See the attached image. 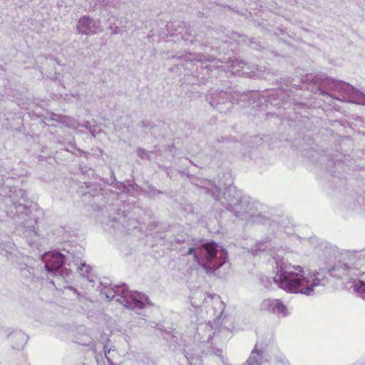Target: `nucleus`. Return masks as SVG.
Segmentation results:
<instances>
[{"label":"nucleus","instance_id":"nucleus-1","mask_svg":"<svg viewBox=\"0 0 365 365\" xmlns=\"http://www.w3.org/2000/svg\"><path fill=\"white\" fill-rule=\"evenodd\" d=\"M273 279L280 289L288 293L309 295L313 292V283L307 278L304 268L299 265L277 262Z\"/></svg>","mask_w":365,"mask_h":365},{"label":"nucleus","instance_id":"nucleus-2","mask_svg":"<svg viewBox=\"0 0 365 365\" xmlns=\"http://www.w3.org/2000/svg\"><path fill=\"white\" fill-rule=\"evenodd\" d=\"M200 249L205 251V262L202 263V266L207 273H212L222 266V263L212 264L218 252L217 243L215 242H206L202 244Z\"/></svg>","mask_w":365,"mask_h":365},{"label":"nucleus","instance_id":"nucleus-3","mask_svg":"<svg viewBox=\"0 0 365 365\" xmlns=\"http://www.w3.org/2000/svg\"><path fill=\"white\" fill-rule=\"evenodd\" d=\"M260 310L279 317H286L289 314L287 306L279 299H264L260 304Z\"/></svg>","mask_w":365,"mask_h":365},{"label":"nucleus","instance_id":"nucleus-4","mask_svg":"<svg viewBox=\"0 0 365 365\" xmlns=\"http://www.w3.org/2000/svg\"><path fill=\"white\" fill-rule=\"evenodd\" d=\"M46 268L48 271L58 270L64 262V255L59 252L46 255Z\"/></svg>","mask_w":365,"mask_h":365},{"label":"nucleus","instance_id":"nucleus-5","mask_svg":"<svg viewBox=\"0 0 365 365\" xmlns=\"http://www.w3.org/2000/svg\"><path fill=\"white\" fill-rule=\"evenodd\" d=\"M93 22L88 17L81 18L77 25V28L82 34H88L91 31L90 26Z\"/></svg>","mask_w":365,"mask_h":365},{"label":"nucleus","instance_id":"nucleus-6","mask_svg":"<svg viewBox=\"0 0 365 365\" xmlns=\"http://www.w3.org/2000/svg\"><path fill=\"white\" fill-rule=\"evenodd\" d=\"M354 290L359 294H365V282L359 281L354 285Z\"/></svg>","mask_w":365,"mask_h":365},{"label":"nucleus","instance_id":"nucleus-7","mask_svg":"<svg viewBox=\"0 0 365 365\" xmlns=\"http://www.w3.org/2000/svg\"><path fill=\"white\" fill-rule=\"evenodd\" d=\"M187 255H193L195 260L197 262H200V258L197 256V255L196 254L194 248H192V247L190 248L187 251Z\"/></svg>","mask_w":365,"mask_h":365},{"label":"nucleus","instance_id":"nucleus-8","mask_svg":"<svg viewBox=\"0 0 365 365\" xmlns=\"http://www.w3.org/2000/svg\"><path fill=\"white\" fill-rule=\"evenodd\" d=\"M358 265L359 266V268H361L362 265H365V257L362 259H360L358 262ZM363 273L365 272V268L362 271Z\"/></svg>","mask_w":365,"mask_h":365},{"label":"nucleus","instance_id":"nucleus-9","mask_svg":"<svg viewBox=\"0 0 365 365\" xmlns=\"http://www.w3.org/2000/svg\"><path fill=\"white\" fill-rule=\"evenodd\" d=\"M69 289H70L71 290L74 291L75 292H77V291H76V289H74V288H73V287H70Z\"/></svg>","mask_w":365,"mask_h":365},{"label":"nucleus","instance_id":"nucleus-10","mask_svg":"<svg viewBox=\"0 0 365 365\" xmlns=\"http://www.w3.org/2000/svg\"><path fill=\"white\" fill-rule=\"evenodd\" d=\"M138 302L140 303L139 307H142V305H143V302Z\"/></svg>","mask_w":365,"mask_h":365}]
</instances>
